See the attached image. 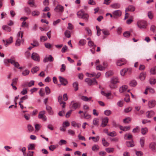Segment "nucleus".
<instances>
[{
	"label": "nucleus",
	"instance_id": "72a5a7b5",
	"mask_svg": "<svg viewBox=\"0 0 156 156\" xmlns=\"http://www.w3.org/2000/svg\"><path fill=\"white\" fill-rule=\"evenodd\" d=\"M84 12L82 10H80L78 11L77 13V15L78 17L80 18H81Z\"/></svg>",
	"mask_w": 156,
	"mask_h": 156
},
{
	"label": "nucleus",
	"instance_id": "0eeeda50",
	"mask_svg": "<svg viewBox=\"0 0 156 156\" xmlns=\"http://www.w3.org/2000/svg\"><path fill=\"white\" fill-rule=\"evenodd\" d=\"M2 41L4 43V45L6 47H7L13 42V37H10L9 38L6 40V41L4 40H2Z\"/></svg>",
	"mask_w": 156,
	"mask_h": 156
},
{
	"label": "nucleus",
	"instance_id": "774afa93",
	"mask_svg": "<svg viewBox=\"0 0 156 156\" xmlns=\"http://www.w3.org/2000/svg\"><path fill=\"white\" fill-rule=\"evenodd\" d=\"M106 153L104 151H101L99 152L98 155L99 156H105Z\"/></svg>",
	"mask_w": 156,
	"mask_h": 156
},
{
	"label": "nucleus",
	"instance_id": "37998d69",
	"mask_svg": "<svg viewBox=\"0 0 156 156\" xmlns=\"http://www.w3.org/2000/svg\"><path fill=\"white\" fill-rule=\"evenodd\" d=\"M39 70V69L38 67L36 66L32 68L31 70V72L33 73H36Z\"/></svg>",
	"mask_w": 156,
	"mask_h": 156
},
{
	"label": "nucleus",
	"instance_id": "c85d7f7f",
	"mask_svg": "<svg viewBox=\"0 0 156 156\" xmlns=\"http://www.w3.org/2000/svg\"><path fill=\"white\" fill-rule=\"evenodd\" d=\"M126 144L127 146L128 147H133L134 146L133 141V140L130 141H127Z\"/></svg>",
	"mask_w": 156,
	"mask_h": 156
},
{
	"label": "nucleus",
	"instance_id": "e2e57ef3",
	"mask_svg": "<svg viewBox=\"0 0 156 156\" xmlns=\"http://www.w3.org/2000/svg\"><path fill=\"white\" fill-rule=\"evenodd\" d=\"M86 43V41L85 40L82 39L80 40L79 42V43L81 45H83Z\"/></svg>",
	"mask_w": 156,
	"mask_h": 156
},
{
	"label": "nucleus",
	"instance_id": "49530a36",
	"mask_svg": "<svg viewBox=\"0 0 156 156\" xmlns=\"http://www.w3.org/2000/svg\"><path fill=\"white\" fill-rule=\"evenodd\" d=\"M137 83L135 80H132L129 83L130 86L131 87H135Z\"/></svg>",
	"mask_w": 156,
	"mask_h": 156
},
{
	"label": "nucleus",
	"instance_id": "4468645a",
	"mask_svg": "<svg viewBox=\"0 0 156 156\" xmlns=\"http://www.w3.org/2000/svg\"><path fill=\"white\" fill-rule=\"evenodd\" d=\"M54 58L51 55H50L48 56H46L43 59V62H47L48 61L53 62Z\"/></svg>",
	"mask_w": 156,
	"mask_h": 156
},
{
	"label": "nucleus",
	"instance_id": "ea45409f",
	"mask_svg": "<svg viewBox=\"0 0 156 156\" xmlns=\"http://www.w3.org/2000/svg\"><path fill=\"white\" fill-rule=\"evenodd\" d=\"M120 129L121 130L124 131H127L129 130L130 127L129 126L123 127L120 126Z\"/></svg>",
	"mask_w": 156,
	"mask_h": 156
},
{
	"label": "nucleus",
	"instance_id": "c9c22d12",
	"mask_svg": "<svg viewBox=\"0 0 156 156\" xmlns=\"http://www.w3.org/2000/svg\"><path fill=\"white\" fill-rule=\"evenodd\" d=\"M99 136H97L96 137L94 136L90 137L89 138V139L90 140L91 139H92V140H94L93 141L94 142H97L99 141Z\"/></svg>",
	"mask_w": 156,
	"mask_h": 156
},
{
	"label": "nucleus",
	"instance_id": "423d86ee",
	"mask_svg": "<svg viewBox=\"0 0 156 156\" xmlns=\"http://www.w3.org/2000/svg\"><path fill=\"white\" fill-rule=\"evenodd\" d=\"M126 63V60L124 58H122L117 60L116 62V64L117 66H121L125 65Z\"/></svg>",
	"mask_w": 156,
	"mask_h": 156
},
{
	"label": "nucleus",
	"instance_id": "338daca9",
	"mask_svg": "<svg viewBox=\"0 0 156 156\" xmlns=\"http://www.w3.org/2000/svg\"><path fill=\"white\" fill-rule=\"evenodd\" d=\"M135 152L137 156H142L143 154V152L140 151H136Z\"/></svg>",
	"mask_w": 156,
	"mask_h": 156
},
{
	"label": "nucleus",
	"instance_id": "473e14b6",
	"mask_svg": "<svg viewBox=\"0 0 156 156\" xmlns=\"http://www.w3.org/2000/svg\"><path fill=\"white\" fill-rule=\"evenodd\" d=\"M120 5L119 4L115 3L112 5L111 7L114 9H117L120 7Z\"/></svg>",
	"mask_w": 156,
	"mask_h": 156
},
{
	"label": "nucleus",
	"instance_id": "0e129e2a",
	"mask_svg": "<svg viewBox=\"0 0 156 156\" xmlns=\"http://www.w3.org/2000/svg\"><path fill=\"white\" fill-rule=\"evenodd\" d=\"M105 150L107 152L110 153L113 152L114 151V149L113 148H108L105 149Z\"/></svg>",
	"mask_w": 156,
	"mask_h": 156
},
{
	"label": "nucleus",
	"instance_id": "c03bdc74",
	"mask_svg": "<svg viewBox=\"0 0 156 156\" xmlns=\"http://www.w3.org/2000/svg\"><path fill=\"white\" fill-rule=\"evenodd\" d=\"M14 66L15 67L19 69L20 70H22L23 69V68L22 67L20 66V65L19 63L17 62H15Z\"/></svg>",
	"mask_w": 156,
	"mask_h": 156
},
{
	"label": "nucleus",
	"instance_id": "3c124183",
	"mask_svg": "<svg viewBox=\"0 0 156 156\" xmlns=\"http://www.w3.org/2000/svg\"><path fill=\"white\" fill-rule=\"evenodd\" d=\"M96 69L97 70L102 71L104 70L105 69V67L102 66L101 65H100L96 66Z\"/></svg>",
	"mask_w": 156,
	"mask_h": 156
},
{
	"label": "nucleus",
	"instance_id": "680f3d73",
	"mask_svg": "<svg viewBox=\"0 0 156 156\" xmlns=\"http://www.w3.org/2000/svg\"><path fill=\"white\" fill-rule=\"evenodd\" d=\"M28 150H34L35 148L34 144H30L28 146Z\"/></svg>",
	"mask_w": 156,
	"mask_h": 156
},
{
	"label": "nucleus",
	"instance_id": "f257e3e1",
	"mask_svg": "<svg viewBox=\"0 0 156 156\" xmlns=\"http://www.w3.org/2000/svg\"><path fill=\"white\" fill-rule=\"evenodd\" d=\"M23 33V31L19 32L17 34V38L16 42V45L17 46H20L21 44L23 43L24 40L22 38Z\"/></svg>",
	"mask_w": 156,
	"mask_h": 156
},
{
	"label": "nucleus",
	"instance_id": "b1692460",
	"mask_svg": "<svg viewBox=\"0 0 156 156\" xmlns=\"http://www.w3.org/2000/svg\"><path fill=\"white\" fill-rule=\"evenodd\" d=\"M146 73L145 72H142L140 73L139 75V78L140 79L143 81L146 78Z\"/></svg>",
	"mask_w": 156,
	"mask_h": 156
},
{
	"label": "nucleus",
	"instance_id": "5fc2aeb1",
	"mask_svg": "<svg viewBox=\"0 0 156 156\" xmlns=\"http://www.w3.org/2000/svg\"><path fill=\"white\" fill-rule=\"evenodd\" d=\"M149 82L151 85H154L156 83V79L151 78L149 80Z\"/></svg>",
	"mask_w": 156,
	"mask_h": 156
},
{
	"label": "nucleus",
	"instance_id": "f8f14e48",
	"mask_svg": "<svg viewBox=\"0 0 156 156\" xmlns=\"http://www.w3.org/2000/svg\"><path fill=\"white\" fill-rule=\"evenodd\" d=\"M58 102L62 108H64L66 106V103L62 101V98L61 95H59L58 98Z\"/></svg>",
	"mask_w": 156,
	"mask_h": 156
},
{
	"label": "nucleus",
	"instance_id": "4d7b16f0",
	"mask_svg": "<svg viewBox=\"0 0 156 156\" xmlns=\"http://www.w3.org/2000/svg\"><path fill=\"white\" fill-rule=\"evenodd\" d=\"M34 126L36 130L38 131L40 130L41 127V126L40 124H37L34 125Z\"/></svg>",
	"mask_w": 156,
	"mask_h": 156
},
{
	"label": "nucleus",
	"instance_id": "6e6d98bb",
	"mask_svg": "<svg viewBox=\"0 0 156 156\" xmlns=\"http://www.w3.org/2000/svg\"><path fill=\"white\" fill-rule=\"evenodd\" d=\"M64 34L66 37L67 38H69L71 36L70 31L67 30L65 31Z\"/></svg>",
	"mask_w": 156,
	"mask_h": 156
},
{
	"label": "nucleus",
	"instance_id": "f3484780",
	"mask_svg": "<svg viewBox=\"0 0 156 156\" xmlns=\"http://www.w3.org/2000/svg\"><path fill=\"white\" fill-rule=\"evenodd\" d=\"M113 15V18H115L116 17L120 16L122 14V12L119 10H115L112 12Z\"/></svg>",
	"mask_w": 156,
	"mask_h": 156
},
{
	"label": "nucleus",
	"instance_id": "4c0bfd02",
	"mask_svg": "<svg viewBox=\"0 0 156 156\" xmlns=\"http://www.w3.org/2000/svg\"><path fill=\"white\" fill-rule=\"evenodd\" d=\"M2 28L3 30L7 32H10L11 31V27L6 26L4 25L2 27Z\"/></svg>",
	"mask_w": 156,
	"mask_h": 156
},
{
	"label": "nucleus",
	"instance_id": "20e7f679",
	"mask_svg": "<svg viewBox=\"0 0 156 156\" xmlns=\"http://www.w3.org/2000/svg\"><path fill=\"white\" fill-rule=\"evenodd\" d=\"M70 107L74 110H75L80 107V104L76 101H71L69 105Z\"/></svg>",
	"mask_w": 156,
	"mask_h": 156
},
{
	"label": "nucleus",
	"instance_id": "9d476101",
	"mask_svg": "<svg viewBox=\"0 0 156 156\" xmlns=\"http://www.w3.org/2000/svg\"><path fill=\"white\" fill-rule=\"evenodd\" d=\"M130 71V69L127 68H125L121 70L120 71V74L121 76H124L129 72Z\"/></svg>",
	"mask_w": 156,
	"mask_h": 156
},
{
	"label": "nucleus",
	"instance_id": "ddd939ff",
	"mask_svg": "<svg viewBox=\"0 0 156 156\" xmlns=\"http://www.w3.org/2000/svg\"><path fill=\"white\" fill-rule=\"evenodd\" d=\"M32 59L36 61H39V55L35 52L33 53L31 55Z\"/></svg>",
	"mask_w": 156,
	"mask_h": 156
},
{
	"label": "nucleus",
	"instance_id": "a18cd8bd",
	"mask_svg": "<svg viewBox=\"0 0 156 156\" xmlns=\"http://www.w3.org/2000/svg\"><path fill=\"white\" fill-rule=\"evenodd\" d=\"M148 129L147 127L143 128L141 129V133L143 135L146 134L147 132Z\"/></svg>",
	"mask_w": 156,
	"mask_h": 156
},
{
	"label": "nucleus",
	"instance_id": "cd10ccee",
	"mask_svg": "<svg viewBox=\"0 0 156 156\" xmlns=\"http://www.w3.org/2000/svg\"><path fill=\"white\" fill-rule=\"evenodd\" d=\"M110 82L112 83L116 84L119 82L118 78L115 77H112L111 79Z\"/></svg>",
	"mask_w": 156,
	"mask_h": 156
},
{
	"label": "nucleus",
	"instance_id": "f704fd0d",
	"mask_svg": "<svg viewBox=\"0 0 156 156\" xmlns=\"http://www.w3.org/2000/svg\"><path fill=\"white\" fill-rule=\"evenodd\" d=\"M145 139L144 137H141L140 140V144L141 147H143L144 145Z\"/></svg>",
	"mask_w": 156,
	"mask_h": 156
},
{
	"label": "nucleus",
	"instance_id": "8fccbe9b",
	"mask_svg": "<svg viewBox=\"0 0 156 156\" xmlns=\"http://www.w3.org/2000/svg\"><path fill=\"white\" fill-rule=\"evenodd\" d=\"M28 3L30 5H32L33 6H32V7L34 6L35 8L37 7V5H34L35 2L34 0H29L28 2Z\"/></svg>",
	"mask_w": 156,
	"mask_h": 156
},
{
	"label": "nucleus",
	"instance_id": "c756f323",
	"mask_svg": "<svg viewBox=\"0 0 156 156\" xmlns=\"http://www.w3.org/2000/svg\"><path fill=\"white\" fill-rule=\"evenodd\" d=\"M4 65L6 66H10V58L5 59L3 60Z\"/></svg>",
	"mask_w": 156,
	"mask_h": 156
},
{
	"label": "nucleus",
	"instance_id": "a19ab883",
	"mask_svg": "<svg viewBox=\"0 0 156 156\" xmlns=\"http://www.w3.org/2000/svg\"><path fill=\"white\" fill-rule=\"evenodd\" d=\"M99 149V146L97 144H94L92 147V150L93 151H98Z\"/></svg>",
	"mask_w": 156,
	"mask_h": 156
},
{
	"label": "nucleus",
	"instance_id": "7c9ffc66",
	"mask_svg": "<svg viewBox=\"0 0 156 156\" xmlns=\"http://www.w3.org/2000/svg\"><path fill=\"white\" fill-rule=\"evenodd\" d=\"M83 118L86 119H88L90 118L91 115L88 113H87L86 112H84L83 113Z\"/></svg>",
	"mask_w": 156,
	"mask_h": 156
},
{
	"label": "nucleus",
	"instance_id": "aec40b11",
	"mask_svg": "<svg viewBox=\"0 0 156 156\" xmlns=\"http://www.w3.org/2000/svg\"><path fill=\"white\" fill-rule=\"evenodd\" d=\"M154 112L152 110L148 111L146 112V115L147 118H151L154 115Z\"/></svg>",
	"mask_w": 156,
	"mask_h": 156
},
{
	"label": "nucleus",
	"instance_id": "09e8293b",
	"mask_svg": "<svg viewBox=\"0 0 156 156\" xmlns=\"http://www.w3.org/2000/svg\"><path fill=\"white\" fill-rule=\"evenodd\" d=\"M78 83L77 82H75L73 83V87L74 88V90L75 91H76L77 90H78Z\"/></svg>",
	"mask_w": 156,
	"mask_h": 156
},
{
	"label": "nucleus",
	"instance_id": "de8ad7c7",
	"mask_svg": "<svg viewBox=\"0 0 156 156\" xmlns=\"http://www.w3.org/2000/svg\"><path fill=\"white\" fill-rule=\"evenodd\" d=\"M102 31L103 34L105 35L108 36L110 34L109 31L106 29H103L102 30Z\"/></svg>",
	"mask_w": 156,
	"mask_h": 156
},
{
	"label": "nucleus",
	"instance_id": "7ed1b4c3",
	"mask_svg": "<svg viewBox=\"0 0 156 156\" xmlns=\"http://www.w3.org/2000/svg\"><path fill=\"white\" fill-rule=\"evenodd\" d=\"M137 25L138 27L140 29H146L147 26L146 22L143 20L138 21Z\"/></svg>",
	"mask_w": 156,
	"mask_h": 156
},
{
	"label": "nucleus",
	"instance_id": "864d4df0",
	"mask_svg": "<svg viewBox=\"0 0 156 156\" xmlns=\"http://www.w3.org/2000/svg\"><path fill=\"white\" fill-rule=\"evenodd\" d=\"M151 73L152 74H156V66L151 69L150 70Z\"/></svg>",
	"mask_w": 156,
	"mask_h": 156
},
{
	"label": "nucleus",
	"instance_id": "f03ea898",
	"mask_svg": "<svg viewBox=\"0 0 156 156\" xmlns=\"http://www.w3.org/2000/svg\"><path fill=\"white\" fill-rule=\"evenodd\" d=\"M85 81L87 83L88 85L90 86L98 84V82L95 78L91 79L90 78H87L85 79Z\"/></svg>",
	"mask_w": 156,
	"mask_h": 156
},
{
	"label": "nucleus",
	"instance_id": "1a4fd4ad",
	"mask_svg": "<svg viewBox=\"0 0 156 156\" xmlns=\"http://www.w3.org/2000/svg\"><path fill=\"white\" fill-rule=\"evenodd\" d=\"M54 10L56 12H62L64 10V8L62 5H58L54 9Z\"/></svg>",
	"mask_w": 156,
	"mask_h": 156
},
{
	"label": "nucleus",
	"instance_id": "79ce46f5",
	"mask_svg": "<svg viewBox=\"0 0 156 156\" xmlns=\"http://www.w3.org/2000/svg\"><path fill=\"white\" fill-rule=\"evenodd\" d=\"M88 17V15L87 14L84 13L81 18L83 19L85 21L87 22Z\"/></svg>",
	"mask_w": 156,
	"mask_h": 156
},
{
	"label": "nucleus",
	"instance_id": "39448f33",
	"mask_svg": "<svg viewBox=\"0 0 156 156\" xmlns=\"http://www.w3.org/2000/svg\"><path fill=\"white\" fill-rule=\"evenodd\" d=\"M86 75L90 77H92L95 76L96 78H98L101 76V73L99 72L97 73V74L95 72H92L90 73H86Z\"/></svg>",
	"mask_w": 156,
	"mask_h": 156
},
{
	"label": "nucleus",
	"instance_id": "a211bd4d",
	"mask_svg": "<svg viewBox=\"0 0 156 156\" xmlns=\"http://www.w3.org/2000/svg\"><path fill=\"white\" fill-rule=\"evenodd\" d=\"M59 78L60 82L62 85L64 86L66 85L68 83V82L66 79L60 76H59Z\"/></svg>",
	"mask_w": 156,
	"mask_h": 156
},
{
	"label": "nucleus",
	"instance_id": "5701e85b",
	"mask_svg": "<svg viewBox=\"0 0 156 156\" xmlns=\"http://www.w3.org/2000/svg\"><path fill=\"white\" fill-rule=\"evenodd\" d=\"M92 98V97L88 98L87 97L84 96H83L81 97V99L82 100L86 102L89 101H91L92 102H93V100H91Z\"/></svg>",
	"mask_w": 156,
	"mask_h": 156
},
{
	"label": "nucleus",
	"instance_id": "69168bd1",
	"mask_svg": "<svg viewBox=\"0 0 156 156\" xmlns=\"http://www.w3.org/2000/svg\"><path fill=\"white\" fill-rule=\"evenodd\" d=\"M31 44L33 46V47H37L39 45V44L37 41H34L33 43H31Z\"/></svg>",
	"mask_w": 156,
	"mask_h": 156
},
{
	"label": "nucleus",
	"instance_id": "412c9836",
	"mask_svg": "<svg viewBox=\"0 0 156 156\" xmlns=\"http://www.w3.org/2000/svg\"><path fill=\"white\" fill-rule=\"evenodd\" d=\"M135 10V8L133 5H129L125 9L126 12L130 11L133 12Z\"/></svg>",
	"mask_w": 156,
	"mask_h": 156
},
{
	"label": "nucleus",
	"instance_id": "603ef678",
	"mask_svg": "<svg viewBox=\"0 0 156 156\" xmlns=\"http://www.w3.org/2000/svg\"><path fill=\"white\" fill-rule=\"evenodd\" d=\"M117 135V134L116 132L115 131H113L109 133L108 136L112 137H114L116 136Z\"/></svg>",
	"mask_w": 156,
	"mask_h": 156
},
{
	"label": "nucleus",
	"instance_id": "bf43d9fd",
	"mask_svg": "<svg viewBox=\"0 0 156 156\" xmlns=\"http://www.w3.org/2000/svg\"><path fill=\"white\" fill-rule=\"evenodd\" d=\"M69 123L67 121L64 122H63L62 126L63 127H67L69 126Z\"/></svg>",
	"mask_w": 156,
	"mask_h": 156
},
{
	"label": "nucleus",
	"instance_id": "13d9d810",
	"mask_svg": "<svg viewBox=\"0 0 156 156\" xmlns=\"http://www.w3.org/2000/svg\"><path fill=\"white\" fill-rule=\"evenodd\" d=\"M131 119L129 117H127L123 120V122L126 123H129L131 121Z\"/></svg>",
	"mask_w": 156,
	"mask_h": 156
},
{
	"label": "nucleus",
	"instance_id": "a878e982",
	"mask_svg": "<svg viewBox=\"0 0 156 156\" xmlns=\"http://www.w3.org/2000/svg\"><path fill=\"white\" fill-rule=\"evenodd\" d=\"M128 87L126 85H123L122 87H120L119 90V92L122 93L123 92H124L127 89Z\"/></svg>",
	"mask_w": 156,
	"mask_h": 156
},
{
	"label": "nucleus",
	"instance_id": "2eb2a0df",
	"mask_svg": "<svg viewBox=\"0 0 156 156\" xmlns=\"http://www.w3.org/2000/svg\"><path fill=\"white\" fill-rule=\"evenodd\" d=\"M156 105V101L154 100H151L148 102V105L149 108L154 107Z\"/></svg>",
	"mask_w": 156,
	"mask_h": 156
},
{
	"label": "nucleus",
	"instance_id": "9b49d317",
	"mask_svg": "<svg viewBox=\"0 0 156 156\" xmlns=\"http://www.w3.org/2000/svg\"><path fill=\"white\" fill-rule=\"evenodd\" d=\"M108 122V119L107 117H105L102 119L101 126L102 127H105L107 126V123Z\"/></svg>",
	"mask_w": 156,
	"mask_h": 156
},
{
	"label": "nucleus",
	"instance_id": "052dcab7",
	"mask_svg": "<svg viewBox=\"0 0 156 156\" xmlns=\"http://www.w3.org/2000/svg\"><path fill=\"white\" fill-rule=\"evenodd\" d=\"M88 45L90 47H96V45L91 40L89 41L88 42Z\"/></svg>",
	"mask_w": 156,
	"mask_h": 156
},
{
	"label": "nucleus",
	"instance_id": "393cba45",
	"mask_svg": "<svg viewBox=\"0 0 156 156\" xmlns=\"http://www.w3.org/2000/svg\"><path fill=\"white\" fill-rule=\"evenodd\" d=\"M40 14V12L36 10L33 11L31 12L32 15L34 16H37L39 15Z\"/></svg>",
	"mask_w": 156,
	"mask_h": 156
},
{
	"label": "nucleus",
	"instance_id": "e433bc0d",
	"mask_svg": "<svg viewBox=\"0 0 156 156\" xmlns=\"http://www.w3.org/2000/svg\"><path fill=\"white\" fill-rule=\"evenodd\" d=\"M132 135L130 133H129L126 134L124 135V138L126 140H129L132 138Z\"/></svg>",
	"mask_w": 156,
	"mask_h": 156
},
{
	"label": "nucleus",
	"instance_id": "6ab92c4d",
	"mask_svg": "<svg viewBox=\"0 0 156 156\" xmlns=\"http://www.w3.org/2000/svg\"><path fill=\"white\" fill-rule=\"evenodd\" d=\"M46 109L49 115H52L53 114V111L51 106L47 105L46 107Z\"/></svg>",
	"mask_w": 156,
	"mask_h": 156
},
{
	"label": "nucleus",
	"instance_id": "dca6fc26",
	"mask_svg": "<svg viewBox=\"0 0 156 156\" xmlns=\"http://www.w3.org/2000/svg\"><path fill=\"white\" fill-rule=\"evenodd\" d=\"M149 148L152 151L156 152V143H151L149 145Z\"/></svg>",
	"mask_w": 156,
	"mask_h": 156
},
{
	"label": "nucleus",
	"instance_id": "58836bf2",
	"mask_svg": "<svg viewBox=\"0 0 156 156\" xmlns=\"http://www.w3.org/2000/svg\"><path fill=\"white\" fill-rule=\"evenodd\" d=\"M99 122V119L98 118H94L93 120V123L94 125L96 126H98V123Z\"/></svg>",
	"mask_w": 156,
	"mask_h": 156
},
{
	"label": "nucleus",
	"instance_id": "4be33fe9",
	"mask_svg": "<svg viewBox=\"0 0 156 156\" xmlns=\"http://www.w3.org/2000/svg\"><path fill=\"white\" fill-rule=\"evenodd\" d=\"M34 80H31L29 82H26L23 84V86L24 87H26L28 86L30 87L34 85Z\"/></svg>",
	"mask_w": 156,
	"mask_h": 156
},
{
	"label": "nucleus",
	"instance_id": "bb28decb",
	"mask_svg": "<svg viewBox=\"0 0 156 156\" xmlns=\"http://www.w3.org/2000/svg\"><path fill=\"white\" fill-rule=\"evenodd\" d=\"M102 143L103 145L105 147H108L109 145V144L105 139V138L102 139Z\"/></svg>",
	"mask_w": 156,
	"mask_h": 156
},
{
	"label": "nucleus",
	"instance_id": "2f4dec72",
	"mask_svg": "<svg viewBox=\"0 0 156 156\" xmlns=\"http://www.w3.org/2000/svg\"><path fill=\"white\" fill-rule=\"evenodd\" d=\"M101 94L106 97H108L110 96L111 94V91H109L108 92H106L105 91H101Z\"/></svg>",
	"mask_w": 156,
	"mask_h": 156
},
{
	"label": "nucleus",
	"instance_id": "6e6552de",
	"mask_svg": "<svg viewBox=\"0 0 156 156\" xmlns=\"http://www.w3.org/2000/svg\"><path fill=\"white\" fill-rule=\"evenodd\" d=\"M45 113V112L44 111H43L40 112L39 113L38 118L39 119H42L44 121H46L47 120V117L45 116H44V115Z\"/></svg>",
	"mask_w": 156,
	"mask_h": 156
}]
</instances>
